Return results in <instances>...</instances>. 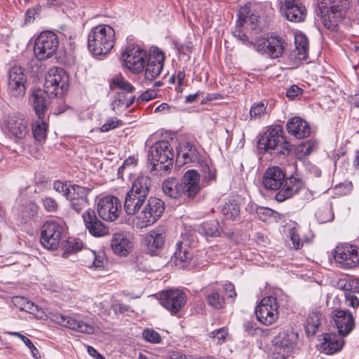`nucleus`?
I'll use <instances>...</instances> for the list:
<instances>
[{
    "instance_id": "nucleus-3",
    "label": "nucleus",
    "mask_w": 359,
    "mask_h": 359,
    "mask_svg": "<svg viewBox=\"0 0 359 359\" xmlns=\"http://www.w3.org/2000/svg\"><path fill=\"white\" fill-rule=\"evenodd\" d=\"M174 156L168 142L162 140L155 142L149 150L151 170L160 175L167 174L172 165Z\"/></svg>"
},
{
    "instance_id": "nucleus-29",
    "label": "nucleus",
    "mask_w": 359,
    "mask_h": 359,
    "mask_svg": "<svg viewBox=\"0 0 359 359\" xmlns=\"http://www.w3.org/2000/svg\"><path fill=\"white\" fill-rule=\"evenodd\" d=\"M193 257V250L187 242L179 241L176 243L175 251L172 258L177 267L186 268L191 264Z\"/></svg>"
},
{
    "instance_id": "nucleus-47",
    "label": "nucleus",
    "mask_w": 359,
    "mask_h": 359,
    "mask_svg": "<svg viewBox=\"0 0 359 359\" xmlns=\"http://www.w3.org/2000/svg\"><path fill=\"white\" fill-rule=\"evenodd\" d=\"M267 104L268 103L265 100L254 103L250 111V119L257 121L268 116L266 111Z\"/></svg>"
},
{
    "instance_id": "nucleus-60",
    "label": "nucleus",
    "mask_w": 359,
    "mask_h": 359,
    "mask_svg": "<svg viewBox=\"0 0 359 359\" xmlns=\"http://www.w3.org/2000/svg\"><path fill=\"white\" fill-rule=\"evenodd\" d=\"M303 93V90L297 85H292L286 92L287 97L290 100L298 98Z\"/></svg>"
},
{
    "instance_id": "nucleus-59",
    "label": "nucleus",
    "mask_w": 359,
    "mask_h": 359,
    "mask_svg": "<svg viewBox=\"0 0 359 359\" xmlns=\"http://www.w3.org/2000/svg\"><path fill=\"white\" fill-rule=\"evenodd\" d=\"M43 205L48 212H55L58 208L56 201L52 197H46L42 199Z\"/></svg>"
},
{
    "instance_id": "nucleus-62",
    "label": "nucleus",
    "mask_w": 359,
    "mask_h": 359,
    "mask_svg": "<svg viewBox=\"0 0 359 359\" xmlns=\"http://www.w3.org/2000/svg\"><path fill=\"white\" fill-rule=\"evenodd\" d=\"M345 287L353 293H359V278H351L348 279L345 284Z\"/></svg>"
},
{
    "instance_id": "nucleus-58",
    "label": "nucleus",
    "mask_w": 359,
    "mask_h": 359,
    "mask_svg": "<svg viewBox=\"0 0 359 359\" xmlns=\"http://www.w3.org/2000/svg\"><path fill=\"white\" fill-rule=\"evenodd\" d=\"M274 213L275 212L269 208H256V214L257 215L259 218L264 222H265L268 217L273 216Z\"/></svg>"
},
{
    "instance_id": "nucleus-16",
    "label": "nucleus",
    "mask_w": 359,
    "mask_h": 359,
    "mask_svg": "<svg viewBox=\"0 0 359 359\" xmlns=\"http://www.w3.org/2000/svg\"><path fill=\"white\" fill-rule=\"evenodd\" d=\"M48 318L51 321L60 325L83 334H91L95 332L93 325L73 316H65L57 312H50L48 314Z\"/></svg>"
},
{
    "instance_id": "nucleus-45",
    "label": "nucleus",
    "mask_w": 359,
    "mask_h": 359,
    "mask_svg": "<svg viewBox=\"0 0 359 359\" xmlns=\"http://www.w3.org/2000/svg\"><path fill=\"white\" fill-rule=\"evenodd\" d=\"M222 213L225 220L235 221L239 217L240 207L235 201H229L224 205Z\"/></svg>"
},
{
    "instance_id": "nucleus-11",
    "label": "nucleus",
    "mask_w": 359,
    "mask_h": 359,
    "mask_svg": "<svg viewBox=\"0 0 359 359\" xmlns=\"http://www.w3.org/2000/svg\"><path fill=\"white\" fill-rule=\"evenodd\" d=\"M65 237L64 225L54 221H47L43 225L41 243L44 248L52 250L57 249Z\"/></svg>"
},
{
    "instance_id": "nucleus-6",
    "label": "nucleus",
    "mask_w": 359,
    "mask_h": 359,
    "mask_svg": "<svg viewBox=\"0 0 359 359\" xmlns=\"http://www.w3.org/2000/svg\"><path fill=\"white\" fill-rule=\"evenodd\" d=\"M286 43L283 39L278 35L267 34L259 36L249 47L255 48L261 55L276 59L280 57L285 48Z\"/></svg>"
},
{
    "instance_id": "nucleus-9",
    "label": "nucleus",
    "mask_w": 359,
    "mask_h": 359,
    "mask_svg": "<svg viewBox=\"0 0 359 359\" xmlns=\"http://www.w3.org/2000/svg\"><path fill=\"white\" fill-rule=\"evenodd\" d=\"M58 46V37L54 32H42L35 40L34 53L37 60H46L55 54Z\"/></svg>"
},
{
    "instance_id": "nucleus-49",
    "label": "nucleus",
    "mask_w": 359,
    "mask_h": 359,
    "mask_svg": "<svg viewBox=\"0 0 359 359\" xmlns=\"http://www.w3.org/2000/svg\"><path fill=\"white\" fill-rule=\"evenodd\" d=\"M5 334L20 338L25 343V345H26L29 348L33 358H34L36 359H39L41 358V355L39 353V350L33 344L32 341L29 339H28L27 337H25V335H23L21 333L18 332L8 331V332H6Z\"/></svg>"
},
{
    "instance_id": "nucleus-37",
    "label": "nucleus",
    "mask_w": 359,
    "mask_h": 359,
    "mask_svg": "<svg viewBox=\"0 0 359 359\" xmlns=\"http://www.w3.org/2000/svg\"><path fill=\"white\" fill-rule=\"evenodd\" d=\"M286 128L290 135H310L313 132L310 124L299 116L290 118Z\"/></svg>"
},
{
    "instance_id": "nucleus-33",
    "label": "nucleus",
    "mask_w": 359,
    "mask_h": 359,
    "mask_svg": "<svg viewBox=\"0 0 359 359\" xmlns=\"http://www.w3.org/2000/svg\"><path fill=\"white\" fill-rule=\"evenodd\" d=\"M49 96H50V93H48L45 88L43 90L39 89L33 92L30 101L38 118L43 116L48 104L49 100L48 97Z\"/></svg>"
},
{
    "instance_id": "nucleus-56",
    "label": "nucleus",
    "mask_w": 359,
    "mask_h": 359,
    "mask_svg": "<svg viewBox=\"0 0 359 359\" xmlns=\"http://www.w3.org/2000/svg\"><path fill=\"white\" fill-rule=\"evenodd\" d=\"M90 255L93 262V267L95 270H102L104 269L107 264V259L105 257L102 255H96L95 252H91Z\"/></svg>"
},
{
    "instance_id": "nucleus-17",
    "label": "nucleus",
    "mask_w": 359,
    "mask_h": 359,
    "mask_svg": "<svg viewBox=\"0 0 359 359\" xmlns=\"http://www.w3.org/2000/svg\"><path fill=\"white\" fill-rule=\"evenodd\" d=\"M335 262L344 269H352L359 264V248L352 245H341L334 250Z\"/></svg>"
},
{
    "instance_id": "nucleus-42",
    "label": "nucleus",
    "mask_w": 359,
    "mask_h": 359,
    "mask_svg": "<svg viewBox=\"0 0 359 359\" xmlns=\"http://www.w3.org/2000/svg\"><path fill=\"white\" fill-rule=\"evenodd\" d=\"M317 149V142L311 139L307 141H302L295 147V153L297 158L302 159L311 154Z\"/></svg>"
},
{
    "instance_id": "nucleus-21",
    "label": "nucleus",
    "mask_w": 359,
    "mask_h": 359,
    "mask_svg": "<svg viewBox=\"0 0 359 359\" xmlns=\"http://www.w3.org/2000/svg\"><path fill=\"white\" fill-rule=\"evenodd\" d=\"M280 11L287 20L294 22L304 21L307 13L300 0H280Z\"/></svg>"
},
{
    "instance_id": "nucleus-19",
    "label": "nucleus",
    "mask_w": 359,
    "mask_h": 359,
    "mask_svg": "<svg viewBox=\"0 0 359 359\" xmlns=\"http://www.w3.org/2000/svg\"><path fill=\"white\" fill-rule=\"evenodd\" d=\"M159 302L165 309L175 314L185 305L187 296L179 289L168 290L159 294Z\"/></svg>"
},
{
    "instance_id": "nucleus-55",
    "label": "nucleus",
    "mask_w": 359,
    "mask_h": 359,
    "mask_svg": "<svg viewBox=\"0 0 359 359\" xmlns=\"http://www.w3.org/2000/svg\"><path fill=\"white\" fill-rule=\"evenodd\" d=\"M142 336L147 341L152 344H158L161 341L160 334L152 329H145L142 332Z\"/></svg>"
},
{
    "instance_id": "nucleus-52",
    "label": "nucleus",
    "mask_w": 359,
    "mask_h": 359,
    "mask_svg": "<svg viewBox=\"0 0 359 359\" xmlns=\"http://www.w3.org/2000/svg\"><path fill=\"white\" fill-rule=\"evenodd\" d=\"M43 116H41L38 120L35 121L32 123V135H46L48 125L43 119Z\"/></svg>"
},
{
    "instance_id": "nucleus-39",
    "label": "nucleus",
    "mask_w": 359,
    "mask_h": 359,
    "mask_svg": "<svg viewBox=\"0 0 359 359\" xmlns=\"http://www.w3.org/2000/svg\"><path fill=\"white\" fill-rule=\"evenodd\" d=\"M135 100V95L127 97L124 93H118L111 104V109L116 114L121 113L128 109L133 104Z\"/></svg>"
},
{
    "instance_id": "nucleus-50",
    "label": "nucleus",
    "mask_w": 359,
    "mask_h": 359,
    "mask_svg": "<svg viewBox=\"0 0 359 359\" xmlns=\"http://www.w3.org/2000/svg\"><path fill=\"white\" fill-rule=\"evenodd\" d=\"M38 205L33 202L29 201L22 207L21 210V215L22 219L26 222L30 217L35 215L38 212Z\"/></svg>"
},
{
    "instance_id": "nucleus-53",
    "label": "nucleus",
    "mask_w": 359,
    "mask_h": 359,
    "mask_svg": "<svg viewBox=\"0 0 359 359\" xmlns=\"http://www.w3.org/2000/svg\"><path fill=\"white\" fill-rule=\"evenodd\" d=\"M122 124L123 123L121 121L116 118H109L106 123L102 126L101 128H97L96 130H93L91 132L106 133L111 129H114L119 127L120 126H122Z\"/></svg>"
},
{
    "instance_id": "nucleus-2",
    "label": "nucleus",
    "mask_w": 359,
    "mask_h": 359,
    "mask_svg": "<svg viewBox=\"0 0 359 359\" xmlns=\"http://www.w3.org/2000/svg\"><path fill=\"white\" fill-rule=\"evenodd\" d=\"M115 43V31L109 25H99L93 27L88 36V48L93 55L109 53Z\"/></svg>"
},
{
    "instance_id": "nucleus-63",
    "label": "nucleus",
    "mask_w": 359,
    "mask_h": 359,
    "mask_svg": "<svg viewBox=\"0 0 359 359\" xmlns=\"http://www.w3.org/2000/svg\"><path fill=\"white\" fill-rule=\"evenodd\" d=\"M316 216L318 217V220L321 223L331 221L334 217L333 215L331 214V212L328 208L318 212Z\"/></svg>"
},
{
    "instance_id": "nucleus-18",
    "label": "nucleus",
    "mask_w": 359,
    "mask_h": 359,
    "mask_svg": "<svg viewBox=\"0 0 359 359\" xmlns=\"http://www.w3.org/2000/svg\"><path fill=\"white\" fill-rule=\"evenodd\" d=\"M290 144L285 136H260L257 148L261 151L287 154L290 151Z\"/></svg>"
},
{
    "instance_id": "nucleus-40",
    "label": "nucleus",
    "mask_w": 359,
    "mask_h": 359,
    "mask_svg": "<svg viewBox=\"0 0 359 359\" xmlns=\"http://www.w3.org/2000/svg\"><path fill=\"white\" fill-rule=\"evenodd\" d=\"M151 185V178L145 175H139L134 180L129 191L135 194L147 197Z\"/></svg>"
},
{
    "instance_id": "nucleus-57",
    "label": "nucleus",
    "mask_w": 359,
    "mask_h": 359,
    "mask_svg": "<svg viewBox=\"0 0 359 359\" xmlns=\"http://www.w3.org/2000/svg\"><path fill=\"white\" fill-rule=\"evenodd\" d=\"M53 189L58 193L62 194L64 196L67 197V194H69L72 189V186H68L67 183L62 181L57 180L53 183Z\"/></svg>"
},
{
    "instance_id": "nucleus-22",
    "label": "nucleus",
    "mask_w": 359,
    "mask_h": 359,
    "mask_svg": "<svg viewBox=\"0 0 359 359\" xmlns=\"http://www.w3.org/2000/svg\"><path fill=\"white\" fill-rule=\"evenodd\" d=\"M165 61L164 53L158 48L152 50L147 55V65L145 66L144 79L152 81L161 73Z\"/></svg>"
},
{
    "instance_id": "nucleus-30",
    "label": "nucleus",
    "mask_w": 359,
    "mask_h": 359,
    "mask_svg": "<svg viewBox=\"0 0 359 359\" xmlns=\"http://www.w3.org/2000/svg\"><path fill=\"white\" fill-rule=\"evenodd\" d=\"M111 247L116 255L126 257L133 248V242L127 234L117 233L114 234L112 237Z\"/></svg>"
},
{
    "instance_id": "nucleus-28",
    "label": "nucleus",
    "mask_w": 359,
    "mask_h": 359,
    "mask_svg": "<svg viewBox=\"0 0 359 359\" xmlns=\"http://www.w3.org/2000/svg\"><path fill=\"white\" fill-rule=\"evenodd\" d=\"M344 336H341L339 334L335 333H325L323 334L320 344V351L327 355L334 354L336 352L341 351L345 344Z\"/></svg>"
},
{
    "instance_id": "nucleus-61",
    "label": "nucleus",
    "mask_w": 359,
    "mask_h": 359,
    "mask_svg": "<svg viewBox=\"0 0 359 359\" xmlns=\"http://www.w3.org/2000/svg\"><path fill=\"white\" fill-rule=\"evenodd\" d=\"M157 96V92L156 90L154 89H149L144 93H142L137 98V102H148L150 101L154 98H156Z\"/></svg>"
},
{
    "instance_id": "nucleus-38",
    "label": "nucleus",
    "mask_w": 359,
    "mask_h": 359,
    "mask_svg": "<svg viewBox=\"0 0 359 359\" xmlns=\"http://www.w3.org/2000/svg\"><path fill=\"white\" fill-rule=\"evenodd\" d=\"M165 236L158 231H151L145 238V244L147 250L151 254H154L156 251L161 249L164 245Z\"/></svg>"
},
{
    "instance_id": "nucleus-48",
    "label": "nucleus",
    "mask_w": 359,
    "mask_h": 359,
    "mask_svg": "<svg viewBox=\"0 0 359 359\" xmlns=\"http://www.w3.org/2000/svg\"><path fill=\"white\" fill-rule=\"evenodd\" d=\"M62 248L64 250L62 256L65 257L67 254L76 252L83 248V243L79 238H69L67 240L62 241Z\"/></svg>"
},
{
    "instance_id": "nucleus-27",
    "label": "nucleus",
    "mask_w": 359,
    "mask_h": 359,
    "mask_svg": "<svg viewBox=\"0 0 359 359\" xmlns=\"http://www.w3.org/2000/svg\"><path fill=\"white\" fill-rule=\"evenodd\" d=\"M285 180V174L283 170L278 167L268 168L263 177L264 187L269 190H278L283 186Z\"/></svg>"
},
{
    "instance_id": "nucleus-41",
    "label": "nucleus",
    "mask_w": 359,
    "mask_h": 359,
    "mask_svg": "<svg viewBox=\"0 0 359 359\" xmlns=\"http://www.w3.org/2000/svg\"><path fill=\"white\" fill-rule=\"evenodd\" d=\"M322 316V313L317 311H313L309 314L305 325V330L308 336H313L317 332L321 323Z\"/></svg>"
},
{
    "instance_id": "nucleus-7",
    "label": "nucleus",
    "mask_w": 359,
    "mask_h": 359,
    "mask_svg": "<svg viewBox=\"0 0 359 359\" xmlns=\"http://www.w3.org/2000/svg\"><path fill=\"white\" fill-rule=\"evenodd\" d=\"M69 76L62 68L53 67L46 75L44 88L52 97L63 95L68 90Z\"/></svg>"
},
{
    "instance_id": "nucleus-13",
    "label": "nucleus",
    "mask_w": 359,
    "mask_h": 359,
    "mask_svg": "<svg viewBox=\"0 0 359 359\" xmlns=\"http://www.w3.org/2000/svg\"><path fill=\"white\" fill-rule=\"evenodd\" d=\"M124 65L134 74L141 73L145 67L147 52L137 46H128L122 53Z\"/></svg>"
},
{
    "instance_id": "nucleus-8",
    "label": "nucleus",
    "mask_w": 359,
    "mask_h": 359,
    "mask_svg": "<svg viewBox=\"0 0 359 359\" xmlns=\"http://www.w3.org/2000/svg\"><path fill=\"white\" fill-rule=\"evenodd\" d=\"M297 335L292 331L283 330L272 341L269 359H286L292 353Z\"/></svg>"
},
{
    "instance_id": "nucleus-4",
    "label": "nucleus",
    "mask_w": 359,
    "mask_h": 359,
    "mask_svg": "<svg viewBox=\"0 0 359 359\" xmlns=\"http://www.w3.org/2000/svg\"><path fill=\"white\" fill-rule=\"evenodd\" d=\"M348 8V0H320L318 15L324 26L331 29L344 19Z\"/></svg>"
},
{
    "instance_id": "nucleus-12",
    "label": "nucleus",
    "mask_w": 359,
    "mask_h": 359,
    "mask_svg": "<svg viewBox=\"0 0 359 359\" xmlns=\"http://www.w3.org/2000/svg\"><path fill=\"white\" fill-rule=\"evenodd\" d=\"M257 320L264 325L273 324L278 318L279 305L276 297H264L255 309Z\"/></svg>"
},
{
    "instance_id": "nucleus-44",
    "label": "nucleus",
    "mask_w": 359,
    "mask_h": 359,
    "mask_svg": "<svg viewBox=\"0 0 359 359\" xmlns=\"http://www.w3.org/2000/svg\"><path fill=\"white\" fill-rule=\"evenodd\" d=\"M198 231L205 236L216 237L220 234L219 222L217 220H210L203 222L198 228Z\"/></svg>"
},
{
    "instance_id": "nucleus-32",
    "label": "nucleus",
    "mask_w": 359,
    "mask_h": 359,
    "mask_svg": "<svg viewBox=\"0 0 359 359\" xmlns=\"http://www.w3.org/2000/svg\"><path fill=\"white\" fill-rule=\"evenodd\" d=\"M295 48L291 53V58L295 62L306 60L309 53V41L302 33H297L294 36Z\"/></svg>"
},
{
    "instance_id": "nucleus-35",
    "label": "nucleus",
    "mask_w": 359,
    "mask_h": 359,
    "mask_svg": "<svg viewBox=\"0 0 359 359\" xmlns=\"http://www.w3.org/2000/svg\"><path fill=\"white\" fill-rule=\"evenodd\" d=\"M205 299L208 304L212 309L219 310L225 307L224 297L219 293V290L215 287L214 284L209 285L204 289Z\"/></svg>"
},
{
    "instance_id": "nucleus-24",
    "label": "nucleus",
    "mask_w": 359,
    "mask_h": 359,
    "mask_svg": "<svg viewBox=\"0 0 359 359\" xmlns=\"http://www.w3.org/2000/svg\"><path fill=\"white\" fill-rule=\"evenodd\" d=\"M82 218L86 229L95 237H102L109 233V228L96 216L95 212L89 208L86 210Z\"/></svg>"
},
{
    "instance_id": "nucleus-26",
    "label": "nucleus",
    "mask_w": 359,
    "mask_h": 359,
    "mask_svg": "<svg viewBox=\"0 0 359 359\" xmlns=\"http://www.w3.org/2000/svg\"><path fill=\"white\" fill-rule=\"evenodd\" d=\"M304 182L302 179L291 175L286 177L279 191L276 194L275 199L283 202L297 194L303 187Z\"/></svg>"
},
{
    "instance_id": "nucleus-25",
    "label": "nucleus",
    "mask_w": 359,
    "mask_h": 359,
    "mask_svg": "<svg viewBox=\"0 0 359 359\" xmlns=\"http://www.w3.org/2000/svg\"><path fill=\"white\" fill-rule=\"evenodd\" d=\"M70 190L66 198L69 201L71 208L76 212H80L88 205V195L90 190L77 184L72 185Z\"/></svg>"
},
{
    "instance_id": "nucleus-5",
    "label": "nucleus",
    "mask_w": 359,
    "mask_h": 359,
    "mask_svg": "<svg viewBox=\"0 0 359 359\" xmlns=\"http://www.w3.org/2000/svg\"><path fill=\"white\" fill-rule=\"evenodd\" d=\"M165 210L163 201L156 197H150L142 210L135 215L133 220L138 229L146 228L156 223Z\"/></svg>"
},
{
    "instance_id": "nucleus-1",
    "label": "nucleus",
    "mask_w": 359,
    "mask_h": 359,
    "mask_svg": "<svg viewBox=\"0 0 359 359\" xmlns=\"http://www.w3.org/2000/svg\"><path fill=\"white\" fill-rule=\"evenodd\" d=\"M200 175L195 170H189L185 172L182 182L175 178H168L162 184L165 195L172 198H180L183 196L194 197L200 191Z\"/></svg>"
},
{
    "instance_id": "nucleus-15",
    "label": "nucleus",
    "mask_w": 359,
    "mask_h": 359,
    "mask_svg": "<svg viewBox=\"0 0 359 359\" xmlns=\"http://www.w3.org/2000/svg\"><path fill=\"white\" fill-rule=\"evenodd\" d=\"M48 318L51 321L60 325L83 334H91L95 332L93 325L73 316H65L57 312H50L48 314Z\"/></svg>"
},
{
    "instance_id": "nucleus-10",
    "label": "nucleus",
    "mask_w": 359,
    "mask_h": 359,
    "mask_svg": "<svg viewBox=\"0 0 359 359\" xmlns=\"http://www.w3.org/2000/svg\"><path fill=\"white\" fill-rule=\"evenodd\" d=\"M247 8H242L238 11V20L233 34L238 40L245 46H251L252 40H249L245 30L255 31L258 24V17L255 14L248 15Z\"/></svg>"
},
{
    "instance_id": "nucleus-51",
    "label": "nucleus",
    "mask_w": 359,
    "mask_h": 359,
    "mask_svg": "<svg viewBox=\"0 0 359 359\" xmlns=\"http://www.w3.org/2000/svg\"><path fill=\"white\" fill-rule=\"evenodd\" d=\"M299 231V226L291 227L288 231V235L292 243V248L295 250L300 249L303 246L304 242L301 238Z\"/></svg>"
},
{
    "instance_id": "nucleus-14",
    "label": "nucleus",
    "mask_w": 359,
    "mask_h": 359,
    "mask_svg": "<svg viewBox=\"0 0 359 359\" xmlns=\"http://www.w3.org/2000/svg\"><path fill=\"white\" fill-rule=\"evenodd\" d=\"M27 75L25 68L14 66L8 72V91L15 98L23 97L26 93Z\"/></svg>"
},
{
    "instance_id": "nucleus-54",
    "label": "nucleus",
    "mask_w": 359,
    "mask_h": 359,
    "mask_svg": "<svg viewBox=\"0 0 359 359\" xmlns=\"http://www.w3.org/2000/svg\"><path fill=\"white\" fill-rule=\"evenodd\" d=\"M210 336L214 342L217 344H221L226 341V339L228 337V330L226 327H222L212 332L210 334Z\"/></svg>"
},
{
    "instance_id": "nucleus-46",
    "label": "nucleus",
    "mask_w": 359,
    "mask_h": 359,
    "mask_svg": "<svg viewBox=\"0 0 359 359\" xmlns=\"http://www.w3.org/2000/svg\"><path fill=\"white\" fill-rule=\"evenodd\" d=\"M12 301L14 305L21 311H25L29 313L39 311L38 306L24 297H14Z\"/></svg>"
},
{
    "instance_id": "nucleus-20",
    "label": "nucleus",
    "mask_w": 359,
    "mask_h": 359,
    "mask_svg": "<svg viewBox=\"0 0 359 359\" xmlns=\"http://www.w3.org/2000/svg\"><path fill=\"white\" fill-rule=\"evenodd\" d=\"M97 211L99 216L105 221L116 220L121 211V203L117 197L106 196L98 199Z\"/></svg>"
},
{
    "instance_id": "nucleus-31",
    "label": "nucleus",
    "mask_w": 359,
    "mask_h": 359,
    "mask_svg": "<svg viewBox=\"0 0 359 359\" xmlns=\"http://www.w3.org/2000/svg\"><path fill=\"white\" fill-rule=\"evenodd\" d=\"M177 161L179 163L199 162V153L191 143L182 142L179 144Z\"/></svg>"
},
{
    "instance_id": "nucleus-36",
    "label": "nucleus",
    "mask_w": 359,
    "mask_h": 359,
    "mask_svg": "<svg viewBox=\"0 0 359 359\" xmlns=\"http://www.w3.org/2000/svg\"><path fill=\"white\" fill-rule=\"evenodd\" d=\"M4 133L11 135H26L27 125L25 119L16 116H10L3 126Z\"/></svg>"
},
{
    "instance_id": "nucleus-23",
    "label": "nucleus",
    "mask_w": 359,
    "mask_h": 359,
    "mask_svg": "<svg viewBox=\"0 0 359 359\" xmlns=\"http://www.w3.org/2000/svg\"><path fill=\"white\" fill-rule=\"evenodd\" d=\"M332 322L341 336H347L355 327L353 315L346 310L334 309L330 314Z\"/></svg>"
},
{
    "instance_id": "nucleus-34",
    "label": "nucleus",
    "mask_w": 359,
    "mask_h": 359,
    "mask_svg": "<svg viewBox=\"0 0 359 359\" xmlns=\"http://www.w3.org/2000/svg\"><path fill=\"white\" fill-rule=\"evenodd\" d=\"M147 197L141 194H135L128 191L124 202V210L127 215H135L145 203Z\"/></svg>"
},
{
    "instance_id": "nucleus-64",
    "label": "nucleus",
    "mask_w": 359,
    "mask_h": 359,
    "mask_svg": "<svg viewBox=\"0 0 359 359\" xmlns=\"http://www.w3.org/2000/svg\"><path fill=\"white\" fill-rule=\"evenodd\" d=\"M346 304L348 306L353 307V309L357 308L359 306V300L358 297L352 292H348L345 294Z\"/></svg>"
},
{
    "instance_id": "nucleus-43",
    "label": "nucleus",
    "mask_w": 359,
    "mask_h": 359,
    "mask_svg": "<svg viewBox=\"0 0 359 359\" xmlns=\"http://www.w3.org/2000/svg\"><path fill=\"white\" fill-rule=\"evenodd\" d=\"M109 86L111 89L118 88L128 93H133L135 89L121 74L114 76L109 81Z\"/></svg>"
}]
</instances>
